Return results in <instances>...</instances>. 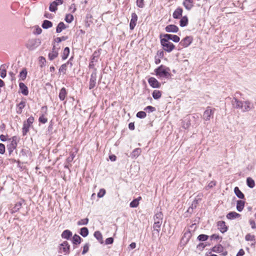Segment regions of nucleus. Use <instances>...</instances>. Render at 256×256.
Masks as SVG:
<instances>
[{"mask_svg":"<svg viewBox=\"0 0 256 256\" xmlns=\"http://www.w3.org/2000/svg\"><path fill=\"white\" fill-rule=\"evenodd\" d=\"M67 68L68 66L66 64H62L59 68V72H62V74H65L66 73Z\"/></svg>","mask_w":256,"mask_h":256,"instance_id":"48","label":"nucleus"},{"mask_svg":"<svg viewBox=\"0 0 256 256\" xmlns=\"http://www.w3.org/2000/svg\"><path fill=\"white\" fill-rule=\"evenodd\" d=\"M142 150L140 148H136L133 150L130 154L132 158H136L141 154Z\"/></svg>","mask_w":256,"mask_h":256,"instance_id":"23","label":"nucleus"},{"mask_svg":"<svg viewBox=\"0 0 256 256\" xmlns=\"http://www.w3.org/2000/svg\"><path fill=\"white\" fill-rule=\"evenodd\" d=\"M250 224L252 228L254 229L256 228V224L254 220H250Z\"/></svg>","mask_w":256,"mask_h":256,"instance_id":"64","label":"nucleus"},{"mask_svg":"<svg viewBox=\"0 0 256 256\" xmlns=\"http://www.w3.org/2000/svg\"><path fill=\"white\" fill-rule=\"evenodd\" d=\"M88 220H89L88 218L82 219L78 222L77 224L78 226L86 225L88 222Z\"/></svg>","mask_w":256,"mask_h":256,"instance_id":"45","label":"nucleus"},{"mask_svg":"<svg viewBox=\"0 0 256 256\" xmlns=\"http://www.w3.org/2000/svg\"><path fill=\"white\" fill-rule=\"evenodd\" d=\"M190 236H191V234H190V232H185L184 234L182 240H184V239L186 238V242H187L188 240L190 239Z\"/></svg>","mask_w":256,"mask_h":256,"instance_id":"52","label":"nucleus"},{"mask_svg":"<svg viewBox=\"0 0 256 256\" xmlns=\"http://www.w3.org/2000/svg\"><path fill=\"white\" fill-rule=\"evenodd\" d=\"M41 44L40 40V39H31L28 41L26 46L30 50H32L38 47Z\"/></svg>","mask_w":256,"mask_h":256,"instance_id":"5","label":"nucleus"},{"mask_svg":"<svg viewBox=\"0 0 256 256\" xmlns=\"http://www.w3.org/2000/svg\"><path fill=\"white\" fill-rule=\"evenodd\" d=\"M94 236L101 244L104 243L102 236L100 231L95 232L94 233Z\"/></svg>","mask_w":256,"mask_h":256,"instance_id":"30","label":"nucleus"},{"mask_svg":"<svg viewBox=\"0 0 256 256\" xmlns=\"http://www.w3.org/2000/svg\"><path fill=\"white\" fill-rule=\"evenodd\" d=\"M214 109L212 110L210 106H208L203 114V119L206 120H210L212 116H213Z\"/></svg>","mask_w":256,"mask_h":256,"instance_id":"11","label":"nucleus"},{"mask_svg":"<svg viewBox=\"0 0 256 256\" xmlns=\"http://www.w3.org/2000/svg\"><path fill=\"white\" fill-rule=\"evenodd\" d=\"M144 110L148 112H152L156 110V108L154 107H153L150 106H147L144 109Z\"/></svg>","mask_w":256,"mask_h":256,"instance_id":"53","label":"nucleus"},{"mask_svg":"<svg viewBox=\"0 0 256 256\" xmlns=\"http://www.w3.org/2000/svg\"><path fill=\"white\" fill-rule=\"evenodd\" d=\"M197 202H192L191 206H190L188 210V212H192L193 210L197 206Z\"/></svg>","mask_w":256,"mask_h":256,"instance_id":"49","label":"nucleus"},{"mask_svg":"<svg viewBox=\"0 0 256 256\" xmlns=\"http://www.w3.org/2000/svg\"><path fill=\"white\" fill-rule=\"evenodd\" d=\"M162 220L163 214L161 212H157L154 216V224L153 228L154 232L153 233V234L156 233L158 236L159 235Z\"/></svg>","mask_w":256,"mask_h":256,"instance_id":"2","label":"nucleus"},{"mask_svg":"<svg viewBox=\"0 0 256 256\" xmlns=\"http://www.w3.org/2000/svg\"><path fill=\"white\" fill-rule=\"evenodd\" d=\"M212 251L216 253H222L224 256H226L228 254V252L224 251V248L221 244H218L214 246L212 248Z\"/></svg>","mask_w":256,"mask_h":256,"instance_id":"12","label":"nucleus"},{"mask_svg":"<svg viewBox=\"0 0 256 256\" xmlns=\"http://www.w3.org/2000/svg\"><path fill=\"white\" fill-rule=\"evenodd\" d=\"M96 78H97L96 70V68H94V70L93 71V72L92 73V74L90 75V80L89 86H88V88L90 90L92 89L96 86Z\"/></svg>","mask_w":256,"mask_h":256,"instance_id":"8","label":"nucleus"},{"mask_svg":"<svg viewBox=\"0 0 256 256\" xmlns=\"http://www.w3.org/2000/svg\"><path fill=\"white\" fill-rule=\"evenodd\" d=\"M193 0H184L183 2V5L187 10H190L194 6Z\"/></svg>","mask_w":256,"mask_h":256,"instance_id":"22","label":"nucleus"},{"mask_svg":"<svg viewBox=\"0 0 256 256\" xmlns=\"http://www.w3.org/2000/svg\"><path fill=\"white\" fill-rule=\"evenodd\" d=\"M114 242V238L112 237L107 238L105 240V244H112Z\"/></svg>","mask_w":256,"mask_h":256,"instance_id":"58","label":"nucleus"},{"mask_svg":"<svg viewBox=\"0 0 256 256\" xmlns=\"http://www.w3.org/2000/svg\"><path fill=\"white\" fill-rule=\"evenodd\" d=\"M244 201H242L241 200H238L237 201L236 210H238V211L240 212H242L244 208Z\"/></svg>","mask_w":256,"mask_h":256,"instance_id":"35","label":"nucleus"},{"mask_svg":"<svg viewBox=\"0 0 256 256\" xmlns=\"http://www.w3.org/2000/svg\"><path fill=\"white\" fill-rule=\"evenodd\" d=\"M106 194V190L104 189H101L98 194V198H102Z\"/></svg>","mask_w":256,"mask_h":256,"instance_id":"56","label":"nucleus"},{"mask_svg":"<svg viewBox=\"0 0 256 256\" xmlns=\"http://www.w3.org/2000/svg\"><path fill=\"white\" fill-rule=\"evenodd\" d=\"M42 30L41 29V28H40L38 26H37L36 28L34 30V34H40L42 33Z\"/></svg>","mask_w":256,"mask_h":256,"instance_id":"59","label":"nucleus"},{"mask_svg":"<svg viewBox=\"0 0 256 256\" xmlns=\"http://www.w3.org/2000/svg\"><path fill=\"white\" fill-rule=\"evenodd\" d=\"M138 20V16L135 12H132V18L130 23V28L131 30L134 29V27L136 26V22Z\"/></svg>","mask_w":256,"mask_h":256,"instance_id":"15","label":"nucleus"},{"mask_svg":"<svg viewBox=\"0 0 256 256\" xmlns=\"http://www.w3.org/2000/svg\"><path fill=\"white\" fill-rule=\"evenodd\" d=\"M80 234L83 237H86L88 234V230L86 227H84L80 228Z\"/></svg>","mask_w":256,"mask_h":256,"instance_id":"41","label":"nucleus"},{"mask_svg":"<svg viewBox=\"0 0 256 256\" xmlns=\"http://www.w3.org/2000/svg\"><path fill=\"white\" fill-rule=\"evenodd\" d=\"M34 121V118L33 116L29 117L26 121H24L23 124V127L22 128V132L23 136L26 135L27 133L29 131L30 128L32 125Z\"/></svg>","mask_w":256,"mask_h":256,"instance_id":"4","label":"nucleus"},{"mask_svg":"<svg viewBox=\"0 0 256 256\" xmlns=\"http://www.w3.org/2000/svg\"><path fill=\"white\" fill-rule=\"evenodd\" d=\"M26 106V102L22 101L20 102L16 106V112L18 114H21L22 112V109Z\"/></svg>","mask_w":256,"mask_h":256,"instance_id":"24","label":"nucleus"},{"mask_svg":"<svg viewBox=\"0 0 256 256\" xmlns=\"http://www.w3.org/2000/svg\"><path fill=\"white\" fill-rule=\"evenodd\" d=\"M232 104L234 108L240 110L242 112H249L254 108V104L252 102L248 100L241 101L235 98H232Z\"/></svg>","mask_w":256,"mask_h":256,"instance_id":"1","label":"nucleus"},{"mask_svg":"<svg viewBox=\"0 0 256 256\" xmlns=\"http://www.w3.org/2000/svg\"><path fill=\"white\" fill-rule=\"evenodd\" d=\"M27 75V71L26 69H23L20 73L19 76L22 80H24L26 78Z\"/></svg>","mask_w":256,"mask_h":256,"instance_id":"44","label":"nucleus"},{"mask_svg":"<svg viewBox=\"0 0 256 256\" xmlns=\"http://www.w3.org/2000/svg\"><path fill=\"white\" fill-rule=\"evenodd\" d=\"M6 64H2L0 67V76L2 78H4L6 76Z\"/></svg>","mask_w":256,"mask_h":256,"instance_id":"27","label":"nucleus"},{"mask_svg":"<svg viewBox=\"0 0 256 256\" xmlns=\"http://www.w3.org/2000/svg\"><path fill=\"white\" fill-rule=\"evenodd\" d=\"M40 122L42 123V124H45L48 121V120L46 118L44 117L43 116H41L39 118V119H38Z\"/></svg>","mask_w":256,"mask_h":256,"instance_id":"63","label":"nucleus"},{"mask_svg":"<svg viewBox=\"0 0 256 256\" xmlns=\"http://www.w3.org/2000/svg\"><path fill=\"white\" fill-rule=\"evenodd\" d=\"M67 95L66 90L65 88H62L60 89L58 97L60 100H64Z\"/></svg>","mask_w":256,"mask_h":256,"instance_id":"26","label":"nucleus"},{"mask_svg":"<svg viewBox=\"0 0 256 256\" xmlns=\"http://www.w3.org/2000/svg\"><path fill=\"white\" fill-rule=\"evenodd\" d=\"M19 86L21 92L24 96H28V87L26 86V84L23 82H20L19 84Z\"/></svg>","mask_w":256,"mask_h":256,"instance_id":"20","label":"nucleus"},{"mask_svg":"<svg viewBox=\"0 0 256 256\" xmlns=\"http://www.w3.org/2000/svg\"><path fill=\"white\" fill-rule=\"evenodd\" d=\"M148 81L150 86L152 88H160V84L154 77L150 78Z\"/></svg>","mask_w":256,"mask_h":256,"instance_id":"13","label":"nucleus"},{"mask_svg":"<svg viewBox=\"0 0 256 256\" xmlns=\"http://www.w3.org/2000/svg\"><path fill=\"white\" fill-rule=\"evenodd\" d=\"M142 199L140 196L132 200L130 204V208H136L139 204V201Z\"/></svg>","mask_w":256,"mask_h":256,"instance_id":"31","label":"nucleus"},{"mask_svg":"<svg viewBox=\"0 0 256 256\" xmlns=\"http://www.w3.org/2000/svg\"><path fill=\"white\" fill-rule=\"evenodd\" d=\"M59 4H60L59 2H53L50 4L49 6V10L52 12H55L57 10V6Z\"/></svg>","mask_w":256,"mask_h":256,"instance_id":"29","label":"nucleus"},{"mask_svg":"<svg viewBox=\"0 0 256 256\" xmlns=\"http://www.w3.org/2000/svg\"><path fill=\"white\" fill-rule=\"evenodd\" d=\"M18 144V138L17 137L14 136L11 138V142L10 144L7 146V148L10 154L15 150Z\"/></svg>","mask_w":256,"mask_h":256,"instance_id":"7","label":"nucleus"},{"mask_svg":"<svg viewBox=\"0 0 256 256\" xmlns=\"http://www.w3.org/2000/svg\"><path fill=\"white\" fill-rule=\"evenodd\" d=\"M202 194H199L196 196V197L195 198V199L194 200L193 202H197V204H198V202H200L201 200V198H202Z\"/></svg>","mask_w":256,"mask_h":256,"instance_id":"61","label":"nucleus"},{"mask_svg":"<svg viewBox=\"0 0 256 256\" xmlns=\"http://www.w3.org/2000/svg\"><path fill=\"white\" fill-rule=\"evenodd\" d=\"M226 216L228 219L234 220L240 218V214L235 212H231L228 213Z\"/></svg>","mask_w":256,"mask_h":256,"instance_id":"25","label":"nucleus"},{"mask_svg":"<svg viewBox=\"0 0 256 256\" xmlns=\"http://www.w3.org/2000/svg\"><path fill=\"white\" fill-rule=\"evenodd\" d=\"M183 10L181 8H177L172 14L173 18L176 19H178L182 16Z\"/></svg>","mask_w":256,"mask_h":256,"instance_id":"21","label":"nucleus"},{"mask_svg":"<svg viewBox=\"0 0 256 256\" xmlns=\"http://www.w3.org/2000/svg\"><path fill=\"white\" fill-rule=\"evenodd\" d=\"M165 30L167 32H177L178 30V28L174 24H170L165 28Z\"/></svg>","mask_w":256,"mask_h":256,"instance_id":"18","label":"nucleus"},{"mask_svg":"<svg viewBox=\"0 0 256 256\" xmlns=\"http://www.w3.org/2000/svg\"><path fill=\"white\" fill-rule=\"evenodd\" d=\"M5 146L3 144H0V154H4L5 152Z\"/></svg>","mask_w":256,"mask_h":256,"instance_id":"62","label":"nucleus"},{"mask_svg":"<svg viewBox=\"0 0 256 256\" xmlns=\"http://www.w3.org/2000/svg\"><path fill=\"white\" fill-rule=\"evenodd\" d=\"M42 26L44 29H48L52 26V23L48 20H44L42 24Z\"/></svg>","mask_w":256,"mask_h":256,"instance_id":"34","label":"nucleus"},{"mask_svg":"<svg viewBox=\"0 0 256 256\" xmlns=\"http://www.w3.org/2000/svg\"><path fill=\"white\" fill-rule=\"evenodd\" d=\"M154 71L158 78H168L171 76L170 68L162 64L156 68Z\"/></svg>","mask_w":256,"mask_h":256,"instance_id":"3","label":"nucleus"},{"mask_svg":"<svg viewBox=\"0 0 256 256\" xmlns=\"http://www.w3.org/2000/svg\"><path fill=\"white\" fill-rule=\"evenodd\" d=\"M100 50H96L93 53L91 59L93 62H96L98 61V58L100 56Z\"/></svg>","mask_w":256,"mask_h":256,"instance_id":"39","label":"nucleus"},{"mask_svg":"<svg viewBox=\"0 0 256 256\" xmlns=\"http://www.w3.org/2000/svg\"><path fill=\"white\" fill-rule=\"evenodd\" d=\"M162 39H165L168 41L172 40L174 42H178L180 40V38L178 36L171 34H164Z\"/></svg>","mask_w":256,"mask_h":256,"instance_id":"14","label":"nucleus"},{"mask_svg":"<svg viewBox=\"0 0 256 256\" xmlns=\"http://www.w3.org/2000/svg\"><path fill=\"white\" fill-rule=\"evenodd\" d=\"M24 202V200L21 199L17 202L14 206L11 209V213L13 214L17 212L22 206V204Z\"/></svg>","mask_w":256,"mask_h":256,"instance_id":"16","label":"nucleus"},{"mask_svg":"<svg viewBox=\"0 0 256 256\" xmlns=\"http://www.w3.org/2000/svg\"><path fill=\"white\" fill-rule=\"evenodd\" d=\"M70 54V48L68 47H66L64 48L62 55V59L66 60Z\"/></svg>","mask_w":256,"mask_h":256,"instance_id":"43","label":"nucleus"},{"mask_svg":"<svg viewBox=\"0 0 256 256\" xmlns=\"http://www.w3.org/2000/svg\"><path fill=\"white\" fill-rule=\"evenodd\" d=\"M58 50L56 49V46H53L52 50L48 54V58L50 60H52L58 56Z\"/></svg>","mask_w":256,"mask_h":256,"instance_id":"19","label":"nucleus"},{"mask_svg":"<svg viewBox=\"0 0 256 256\" xmlns=\"http://www.w3.org/2000/svg\"><path fill=\"white\" fill-rule=\"evenodd\" d=\"M234 192L238 198L240 199H243L244 198V194L240 191L239 188L237 186L234 188Z\"/></svg>","mask_w":256,"mask_h":256,"instance_id":"32","label":"nucleus"},{"mask_svg":"<svg viewBox=\"0 0 256 256\" xmlns=\"http://www.w3.org/2000/svg\"><path fill=\"white\" fill-rule=\"evenodd\" d=\"M29 152V150L27 149H22L20 152V156L22 157L27 156V154Z\"/></svg>","mask_w":256,"mask_h":256,"instance_id":"51","label":"nucleus"},{"mask_svg":"<svg viewBox=\"0 0 256 256\" xmlns=\"http://www.w3.org/2000/svg\"><path fill=\"white\" fill-rule=\"evenodd\" d=\"M67 28L65 24L63 22H60L56 26V32L57 33H60L62 30L66 29Z\"/></svg>","mask_w":256,"mask_h":256,"instance_id":"33","label":"nucleus"},{"mask_svg":"<svg viewBox=\"0 0 256 256\" xmlns=\"http://www.w3.org/2000/svg\"><path fill=\"white\" fill-rule=\"evenodd\" d=\"M66 40V37L63 36L61 38H56L54 39V40L56 42L59 43V42H60L62 41L65 40Z\"/></svg>","mask_w":256,"mask_h":256,"instance_id":"57","label":"nucleus"},{"mask_svg":"<svg viewBox=\"0 0 256 256\" xmlns=\"http://www.w3.org/2000/svg\"><path fill=\"white\" fill-rule=\"evenodd\" d=\"M192 42V38L190 36H187L182 39L180 42V48H186L189 46Z\"/></svg>","mask_w":256,"mask_h":256,"instance_id":"10","label":"nucleus"},{"mask_svg":"<svg viewBox=\"0 0 256 256\" xmlns=\"http://www.w3.org/2000/svg\"><path fill=\"white\" fill-rule=\"evenodd\" d=\"M208 238V236L206 234H200L198 237V240L199 241L204 242Z\"/></svg>","mask_w":256,"mask_h":256,"instance_id":"46","label":"nucleus"},{"mask_svg":"<svg viewBox=\"0 0 256 256\" xmlns=\"http://www.w3.org/2000/svg\"><path fill=\"white\" fill-rule=\"evenodd\" d=\"M246 184L250 188H253L255 186V182L251 178H246Z\"/></svg>","mask_w":256,"mask_h":256,"instance_id":"40","label":"nucleus"},{"mask_svg":"<svg viewBox=\"0 0 256 256\" xmlns=\"http://www.w3.org/2000/svg\"><path fill=\"white\" fill-rule=\"evenodd\" d=\"M89 250V244L88 243H86L84 244L83 248V250L82 252V254H86Z\"/></svg>","mask_w":256,"mask_h":256,"instance_id":"54","label":"nucleus"},{"mask_svg":"<svg viewBox=\"0 0 256 256\" xmlns=\"http://www.w3.org/2000/svg\"><path fill=\"white\" fill-rule=\"evenodd\" d=\"M245 240L246 241L254 242L256 243V238L254 235H252L250 234H248L245 236Z\"/></svg>","mask_w":256,"mask_h":256,"instance_id":"42","label":"nucleus"},{"mask_svg":"<svg viewBox=\"0 0 256 256\" xmlns=\"http://www.w3.org/2000/svg\"><path fill=\"white\" fill-rule=\"evenodd\" d=\"M64 20L68 23H70L74 20V16L71 14H67Z\"/></svg>","mask_w":256,"mask_h":256,"instance_id":"47","label":"nucleus"},{"mask_svg":"<svg viewBox=\"0 0 256 256\" xmlns=\"http://www.w3.org/2000/svg\"><path fill=\"white\" fill-rule=\"evenodd\" d=\"M188 24V18L186 16L182 18L180 22V24L181 27H184L187 26Z\"/></svg>","mask_w":256,"mask_h":256,"instance_id":"38","label":"nucleus"},{"mask_svg":"<svg viewBox=\"0 0 256 256\" xmlns=\"http://www.w3.org/2000/svg\"><path fill=\"white\" fill-rule=\"evenodd\" d=\"M72 236V232L68 230H64L62 234V238L66 240H68Z\"/></svg>","mask_w":256,"mask_h":256,"instance_id":"28","label":"nucleus"},{"mask_svg":"<svg viewBox=\"0 0 256 256\" xmlns=\"http://www.w3.org/2000/svg\"><path fill=\"white\" fill-rule=\"evenodd\" d=\"M156 56H158V58H162L164 56V53L162 50H158Z\"/></svg>","mask_w":256,"mask_h":256,"instance_id":"60","label":"nucleus"},{"mask_svg":"<svg viewBox=\"0 0 256 256\" xmlns=\"http://www.w3.org/2000/svg\"><path fill=\"white\" fill-rule=\"evenodd\" d=\"M146 114L145 112L140 111L136 114V116L140 118H144L146 117Z\"/></svg>","mask_w":256,"mask_h":256,"instance_id":"50","label":"nucleus"},{"mask_svg":"<svg viewBox=\"0 0 256 256\" xmlns=\"http://www.w3.org/2000/svg\"><path fill=\"white\" fill-rule=\"evenodd\" d=\"M136 6L140 8H142L144 6V0H136Z\"/></svg>","mask_w":256,"mask_h":256,"instance_id":"55","label":"nucleus"},{"mask_svg":"<svg viewBox=\"0 0 256 256\" xmlns=\"http://www.w3.org/2000/svg\"><path fill=\"white\" fill-rule=\"evenodd\" d=\"M152 96L154 100H158L162 96V92L158 90H154L152 93Z\"/></svg>","mask_w":256,"mask_h":256,"instance_id":"37","label":"nucleus"},{"mask_svg":"<svg viewBox=\"0 0 256 256\" xmlns=\"http://www.w3.org/2000/svg\"><path fill=\"white\" fill-rule=\"evenodd\" d=\"M70 246L67 241H64L60 246L59 252L63 254L64 255L68 254L70 252Z\"/></svg>","mask_w":256,"mask_h":256,"instance_id":"9","label":"nucleus"},{"mask_svg":"<svg viewBox=\"0 0 256 256\" xmlns=\"http://www.w3.org/2000/svg\"><path fill=\"white\" fill-rule=\"evenodd\" d=\"M82 238L78 234H75L73 237L72 242L74 244H78L81 242Z\"/></svg>","mask_w":256,"mask_h":256,"instance_id":"36","label":"nucleus"},{"mask_svg":"<svg viewBox=\"0 0 256 256\" xmlns=\"http://www.w3.org/2000/svg\"><path fill=\"white\" fill-rule=\"evenodd\" d=\"M160 44L162 46L164 50L168 52H171L175 48L174 45L172 42L165 39L162 38L160 40Z\"/></svg>","mask_w":256,"mask_h":256,"instance_id":"6","label":"nucleus"},{"mask_svg":"<svg viewBox=\"0 0 256 256\" xmlns=\"http://www.w3.org/2000/svg\"><path fill=\"white\" fill-rule=\"evenodd\" d=\"M218 229L221 232L224 233L228 230V226L226 225V222L224 221H219L217 223Z\"/></svg>","mask_w":256,"mask_h":256,"instance_id":"17","label":"nucleus"}]
</instances>
